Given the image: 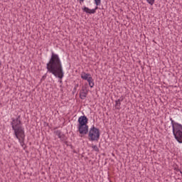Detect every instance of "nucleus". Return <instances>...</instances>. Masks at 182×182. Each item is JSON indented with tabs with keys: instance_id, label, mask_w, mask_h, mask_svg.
Instances as JSON below:
<instances>
[{
	"instance_id": "nucleus-1",
	"label": "nucleus",
	"mask_w": 182,
	"mask_h": 182,
	"mask_svg": "<svg viewBox=\"0 0 182 182\" xmlns=\"http://www.w3.org/2000/svg\"><path fill=\"white\" fill-rule=\"evenodd\" d=\"M47 70L48 72L54 75L55 77L63 79V68L62 67V62L58 54L52 53L51 58L47 63Z\"/></svg>"
},
{
	"instance_id": "nucleus-2",
	"label": "nucleus",
	"mask_w": 182,
	"mask_h": 182,
	"mask_svg": "<svg viewBox=\"0 0 182 182\" xmlns=\"http://www.w3.org/2000/svg\"><path fill=\"white\" fill-rule=\"evenodd\" d=\"M11 123V127L14 131V134L19 141L21 146L25 144V129L22 127V121H21V115H18L16 119L12 118Z\"/></svg>"
},
{
	"instance_id": "nucleus-3",
	"label": "nucleus",
	"mask_w": 182,
	"mask_h": 182,
	"mask_svg": "<svg viewBox=\"0 0 182 182\" xmlns=\"http://www.w3.org/2000/svg\"><path fill=\"white\" fill-rule=\"evenodd\" d=\"M172 124L173 136L178 143H182V125L170 119Z\"/></svg>"
},
{
	"instance_id": "nucleus-4",
	"label": "nucleus",
	"mask_w": 182,
	"mask_h": 182,
	"mask_svg": "<svg viewBox=\"0 0 182 182\" xmlns=\"http://www.w3.org/2000/svg\"><path fill=\"white\" fill-rule=\"evenodd\" d=\"M100 139V130L93 126L88 132V139L90 141H98Z\"/></svg>"
},
{
	"instance_id": "nucleus-5",
	"label": "nucleus",
	"mask_w": 182,
	"mask_h": 182,
	"mask_svg": "<svg viewBox=\"0 0 182 182\" xmlns=\"http://www.w3.org/2000/svg\"><path fill=\"white\" fill-rule=\"evenodd\" d=\"M95 5L97 6L95 9H90L87 7H84L82 9L84 11V12H86V14H90L91 15V14H96V10L99 9V6L101 4V0H95Z\"/></svg>"
},
{
	"instance_id": "nucleus-6",
	"label": "nucleus",
	"mask_w": 182,
	"mask_h": 182,
	"mask_svg": "<svg viewBox=\"0 0 182 182\" xmlns=\"http://www.w3.org/2000/svg\"><path fill=\"white\" fill-rule=\"evenodd\" d=\"M78 132L80 134H87L89 133V126L88 125H78Z\"/></svg>"
},
{
	"instance_id": "nucleus-7",
	"label": "nucleus",
	"mask_w": 182,
	"mask_h": 182,
	"mask_svg": "<svg viewBox=\"0 0 182 182\" xmlns=\"http://www.w3.org/2000/svg\"><path fill=\"white\" fill-rule=\"evenodd\" d=\"M89 122V119H87V117L83 115L79 117L78 119V126H85L87 125V123Z\"/></svg>"
},
{
	"instance_id": "nucleus-8",
	"label": "nucleus",
	"mask_w": 182,
	"mask_h": 182,
	"mask_svg": "<svg viewBox=\"0 0 182 182\" xmlns=\"http://www.w3.org/2000/svg\"><path fill=\"white\" fill-rule=\"evenodd\" d=\"M54 134H55V136H58V139H60L61 141H65V140H67L66 136L62 134L61 130L54 131Z\"/></svg>"
},
{
	"instance_id": "nucleus-9",
	"label": "nucleus",
	"mask_w": 182,
	"mask_h": 182,
	"mask_svg": "<svg viewBox=\"0 0 182 182\" xmlns=\"http://www.w3.org/2000/svg\"><path fill=\"white\" fill-rule=\"evenodd\" d=\"M86 96H87V91L86 90V87H82L80 92V97L82 100H84V99H86Z\"/></svg>"
},
{
	"instance_id": "nucleus-10",
	"label": "nucleus",
	"mask_w": 182,
	"mask_h": 182,
	"mask_svg": "<svg viewBox=\"0 0 182 182\" xmlns=\"http://www.w3.org/2000/svg\"><path fill=\"white\" fill-rule=\"evenodd\" d=\"M123 100H124V98L123 97H120L119 99H118L117 100L115 101V103H116L115 107L118 110H120V106L122 105V103L120 102H123Z\"/></svg>"
},
{
	"instance_id": "nucleus-11",
	"label": "nucleus",
	"mask_w": 182,
	"mask_h": 182,
	"mask_svg": "<svg viewBox=\"0 0 182 182\" xmlns=\"http://www.w3.org/2000/svg\"><path fill=\"white\" fill-rule=\"evenodd\" d=\"M89 77H92V75H90V74L86 73L85 72L82 73L81 79H83V80H89Z\"/></svg>"
},
{
	"instance_id": "nucleus-12",
	"label": "nucleus",
	"mask_w": 182,
	"mask_h": 182,
	"mask_svg": "<svg viewBox=\"0 0 182 182\" xmlns=\"http://www.w3.org/2000/svg\"><path fill=\"white\" fill-rule=\"evenodd\" d=\"M87 81L88 82L90 87H93V86H95V80H93V77H89Z\"/></svg>"
},
{
	"instance_id": "nucleus-13",
	"label": "nucleus",
	"mask_w": 182,
	"mask_h": 182,
	"mask_svg": "<svg viewBox=\"0 0 182 182\" xmlns=\"http://www.w3.org/2000/svg\"><path fill=\"white\" fill-rule=\"evenodd\" d=\"M79 87V84H75L73 90V95H75V93H76V91L77 90V88Z\"/></svg>"
},
{
	"instance_id": "nucleus-14",
	"label": "nucleus",
	"mask_w": 182,
	"mask_h": 182,
	"mask_svg": "<svg viewBox=\"0 0 182 182\" xmlns=\"http://www.w3.org/2000/svg\"><path fill=\"white\" fill-rule=\"evenodd\" d=\"M92 149L95 150V151H99V148L96 145H93Z\"/></svg>"
},
{
	"instance_id": "nucleus-15",
	"label": "nucleus",
	"mask_w": 182,
	"mask_h": 182,
	"mask_svg": "<svg viewBox=\"0 0 182 182\" xmlns=\"http://www.w3.org/2000/svg\"><path fill=\"white\" fill-rule=\"evenodd\" d=\"M148 4L153 5L154 4V0H146Z\"/></svg>"
},
{
	"instance_id": "nucleus-16",
	"label": "nucleus",
	"mask_w": 182,
	"mask_h": 182,
	"mask_svg": "<svg viewBox=\"0 0 182 182\" xmlns=\"http://www.w3.org/2000/svg\"><path fill=\"white\" fill-rule=\"evenodd\" d=\"M176 170L177 172L179 171L182 174V171L180 169L178 168V169H176Z\"/></svg>"
},
{
	"instance_id": "nucleus-17",
	"label": "nucleus",
	"mask_w": 182,
	"mask_h": 182,
	"mask_svg": "<svg viewBox=\"0 0 182 182\" xmlns=\"http://www.w3.org/2000/svg\"><path fill=\"white\" fill-rule=\"evenodd\" d=\"M81 2H83V1H85V0H80Z\"/></svg>"
}]
</instances>
